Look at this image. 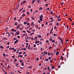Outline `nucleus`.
<instances>
[{
  "label": "nucleus",
  "mask_w": 74,
  "mask_h": 74,
  "mask_svg": "<svg viewBox=\"0 0 74 74\" xmlns=\"http://www.w3.org/2000/svg\"><path fill=\"white\" fill-rule=\"evenodd\" d=\"M55 43H56L55 45V44H53V45H54V47H56L57 45V42H56Z\"/></svg>",
  "instance_id": "nucleus-4"
},
{
  "label": "nucleus",
  "mask_w": 74,
  "mask_h": 74,
  "mask_svg": "<svg viewBox=\"0 0 74 74\" xmlns=\"http://www.w3.org/2000/svg\"><path fill=\"white\" fill-rule=\"evenodd\" d=\"M39 10H42V7L40 8H39Z\"/></svg>",
  "instance_id": "nucleus-25"
},
{
  "label": "nucleus",
  "mask_w": 74,
  "mask_h": 74,
  "mask_svg": "<svg viewBox=\"0 0 74 74\" xmlns=\"http://www.w3.org/2000/svg\"><path fill=\"white\" fill-rule=\"evenodd\" d=\"M30 49V45H29L28 46L27 49Z\"/></svg>",
  "instance_id": "nucleus-3"
},
{
  "label": "nucleus",
  "mask_w": 74,
  "mask_h": 74,
  "mask_svg": "<svg viewBox=\"0 0 74 74\" xmlns=\"http://www.w3.org/2000/svg\"><path fill=\"white\" fill-rule=\"evenodd\" d=\"M48 55H51V53H49L48 54Z\"/></svg>",
  "instance_id": "nucleus-56"
},
{
  "label": "nucleus",
  "mask_w": 74,
  "mask_h": 74,
  "mask_svg": "<svg viewBox=\"0 0 74 74\" xmlns=\"http://www.w3.org/2000/svg\"><path fill=\"white\" fill-rule=\"evenodd\" d=\"M19 65L18 63L16 64L15 65V66H16V67H18V65Z\"/></svg>",
  "instance_id": "nucleus-7"
},
{
  "label": "nucleus",
  "mask_w": 74,
  "mask_h": 74,
  "mask_svg": "<svg viewBox=\"0 0 74 74\" xmlns=\"http://www.w3.org/2000/svg\"><path fill=\"white\" fill-rule=\"evenodd\" d=\"M26 48H23L22 49V50H24V51H26Z\"/></svg>",
  "instance_id": "nucleus-20"
},
{
  "label": "nucleus",
  "mask_w": 74,
  "mask_h": 74,
  "mask_svg": "<svg viewBox=\"0 0 74 74\" xmlns=\"http://www.w3.org/2000/svg\"><path fill=\"white\" fill-rule=\"evenodd\" d=\"M34 33L33 32L32 33H31V34H30V35L31 36H32V35H34Z\"/></svg>",
  "instance_id": "nucleus-17"
},
{
  "label": "nucleus",
  "mask_w": 74,
  "mask_h": 74,
  "mask_svg": "<svg viewBox=\"0 0 74 74\" xmlns=\"http://www.w3.org/2000/svg\"><path fill=\"white\" fill-rule=\"evenodd\" d=\"M69 19L70 21H72V20L71 19V18L69 17Z\"/></svg>",
  "instance_id": "nucleus-29"
},
{
  "label": "nucleus",
  "mask_w": 74,
  "mask_h": 74,
  "mask_svg": "<svg viewBox=\"0 0 74 74\" xmlns=\"http://www.w3.org/2000/svg\"><path fill=\"white\" fill-rule=\"evenodd\" d=\"M29 18H28L26 20V21L27 22L29 21H30V19H29Z\"/></svg>",
  "instance_id": "nucleus-6"
},
{
  "label": "nucleus",
  "mask_w": 74,
  "mask_h": 74,
  "mask_svg": "<svg viewBox=\"0 0 74 74\" xmlns=\"http://www.w3.org/2000/svg\"><path fill=\"white\" fill-rule=\"evenodd\" d=\"M22 16H26L25 14H22Z\"/></svg>",
  "instance_id": "nucleus-23"
},
{
  "label": "nucleus",
  "mask_w": 74,
  "mask_h": 74,
  "mask_svg": "<svg viewBox=\"0 0 74 74\" xmlns=\"http://www.w3.org/2000/svg\"><path fill=\"white\" fill-rule=\"evenodd\" d=\"M8 28L7 27L5 28V30H8Z\"/></svg>",
  "instance_id": "nucleus-50"
},
{
  "label": "nucleus",
  "mask_w": 74,
  "mask_h": 74,
  "mask_svg": "<svg viewBox=\"0 0 74 74\" xmlns=\"http://www.w3.org/2000/svg\"><path fill=\"white\" fill-rule=\"evenodd\" d=\"M21 66H24V64H23V63H22L21 64Z\"/></svg>",
  "instance_id": "nucleus-47"
},
{
  "label": "nucleus",
  "mask_w": 74,
  "mask_h": 74,
  "mask_svg": "<svg viewBox=\"0 0 74 74\" xmlns=\"http://www.w3.org/2000/svg\"><path fill=\"white\" fill-rule=\"evenodd\" d=\"M45 60H46L45 61L46 62H48V58L45 59Z\"/></svg>",
  "instance_id": "nucleus-13"
},
{
  "label": "nucleus",
  "mask_w": 74,
  "mask_h": 74,
  "mask_svg": "<svg viewBox=\"0 0 74 74\" xmlns=\"http://www.w3.org/2000/svg\"><path fill=\"white\" fill-rule=\"evenodd\" d=\"M22 52H20L18 53V54H19V55H20V54H22Z\"/></svg>",
  "instance_id": "nucleus-26"
},
{
  "label": "nucleus",
  "mask_w": 74,
  "mask_h": 74,
  "mask_svg": "<svg viewBox=\"0 0 74 74\" xmlns=\"http://www.w3.org/2000/svg\"><path fill=\"white\" fill-rule=\"evenodd\" d=\"M34 3V0H33L32 1V3Z\"/></svg>",
  "instance_id": "nucleus-63"
},
{
  "label": "nucleus",
  "mask_w": 74,
  "mask_h": 74,
  "mask_svg": "<svg viewBox=\"0 0 74 74\" xmlns=\"http://www.w3.org/2000/svg\"><path fill=\"white\" fill-rule=\"evenodd\" d=\"M17 39V38H14L13 39L14 40H16Z\"/></svg>",
  "instance_id": "nucleus-28"
},
{
  "label": "nucleus",
  "mask_w": 74,
  "mask_h": 74,
  "mask_svg": "<svg viewBox=\"0 0 74 74\" xmlns=\"http://www.w3.org/2000/svg\"><path fill=\"white\" fill-rule=\"evenodd\" d=\"M18 25L17 23H14V25Z\"/></svg>",
  "instance_id": "nucleus-40"
},
{
  "label": "nucleus",
  "mask_w": 74,
  "mask_h": 74,
  "mask_svg": "<svg viewBox=\"0 0 74 74\" xmlns=\"http://www.w3.org/2000/svg\"><path fill=\"white\" fill-rule=\"evenodd\" d=\"M52 30H53V28H51L50 32H52Z\"/></svg>",
  "instance_id": "nucleus-52"
},
{
  "label": "nucleus",
  "mask_w": 74,
  "mask_h": 74,
  "mask_svg": "<svg viewBox=\"0 0 74 74\" xmlns=\"http://www.w3.org/2000/svg\"><path fill=\"white\" fill-rule=\"evenodd\" d=\"M11 35V33H10L9 34H8V36H9V37H10Z\"/></svg>",
  "instance_id": "nucleus-43"
},
{
  "label": "nucleus",
  "mask_w": 74,
  "mask_h": 74,
  "mask_svg": "<svg viewBox=\"0 0 74 74\" xmlns=\"http://www.w3.org/2000/svg\"><path fill=\"white\" fill-rule=\"evenodd\" d=\"M50 33H51V34H53V32H50Z\"/></svg>",
  "instance_id": "nucleus-18"
},
{
  "label": "nucleus",
  "mask_w": 74,
  "mask_h": 74,
  "mask_svg": "<svg viewBox=\"0 0 74 74\" xmlns=\"http://www.w3.org/2000/svg\"><path fill=\"white\" fill-rule=\"evenodd\" d=\"M54 29H57V27H56V26H55L54 27Z\"/></svg>",
  "instance_id": "nucleus-61"
},
{
  "label": "nucleus",
  "mask_w": 74,
  "mask_h": 74,
  "mask_svg": "<svg viewBox=\"0 0 74 74\" xmlns=\"http://www.w3.org/2000/svg\"><path fill=\"white\" fill-rule=\"evenodd\" d=\"M0 48L1 49H3V46H0Z\"/></svg>",
  "instance_id": "nucleus-44"
},
{
  "label": "nucleus",
  "mask_w": 74,
  "mask_h": 74,
  "mask_svg": "<svg viewBox=\"0 0 74 74\" xmlns=\"http://www.w3.org/2000/svg\"><path fill=\"white\" fill-rule=\"evenodd\" d=\"M42 42H40V45H42Z\"/></svg>",
  "instance_id": "nucleus-39"
},
{
  "label": "nucleus",
  "mask_w": 74,
  "mask_h": 74,
  "mask_svg": "<svg viewBox=\"0 0 74 74\" xmlns=\"http://www.w3.org/2000/svg\"><path fill=\"white\" fill-rule=\"evenodd\" d=\"M55 67V66H52L51 67V69H54V68Z\"/></svg>",
  "instance_id": "nucleus-34"
},
{
  "label": "nucleus",
  "mask_w": 74,
  "mask_h": 74,
  "mask_svg": "<svg viewBox=\"0 0 74 74\" xmlns=\"http://www.w3.org/2000/svg\"><path fill=\"white\" fill-rule=\"evenodd\" d=\"M51 48H52V47L51 46H50L49 48V49H51Z\"/></svg>",
  "instance_id": "nucleus-36"
},
{
  "label": "nucleus",
  "mask_w": 74,
  "mask_h": 74,
  "mask_svg": "<svg viewBox=\"0 0 74 74\" xmlns=\"http://www.w3.org/2000/svg\"><path fill=\"white\" fill-rule=\"evenodd\" d=\"M4 72L5 74H7V72H6V71H4Z\"/></svg>",
  "instance_id": "nucleus-49"
},
{
  "label": "nucleus",
  "mask_w": 74,
  "mask_h": 74,
  "mask_svg": "<svg viewBox=\"0 0 74 74\" xmlns=\"http://www.w3.org/2000/svg\"><path fill=\"white\" fill-rule=\"evenodd\" d=\"M53 36H58V35L55 34V33H54Z\"/></svg>",
  "instance_id": "nucleus-14"
},
{
  "label": "nucleus",
  "mask_w": 74,
  "mask_h": 74,
  "mask_svg": "<svg viewBox=\"0 0 74 74\" xmlns=\"http://www.w3.org/2000/svg\"><path fill=\"white\" fill-rule=\"evenodd\" d=\"M22 32L23 33H26V32L25 31H22Z\"/></svg>",
  "instance_id": "nucleus-32"
},
{
  "label": "nucleus",
  "mask_w": 74,
  "mask_h": 74,
  "mask_svg": "<svg viewBox=\"0 0 74 74\" xmlns=\"http://www.w3.org/2000/svg\"><path fill=\"white\" fill-rule=\"evenodd\" d=\"M25 11L26 10H25V9L24 10H23V12H24L23 14H24V12H25Z\"/></svg>",
  "instance_id": "nucleus-24"
},
{
  "label": "nucleus",
  "mask_w": 74,
  "mask_h": 74,
  "mask_svg": "<svg viewBox=\"0 0 74 74\" xmlns=\"http://www.w3.org/2000/svg\"><path fill=\"white\" fill-rule=\"evenodd\" d=\"M52 40L53 39L52 38H50V41H52Z\"/></svg>",
  "instance_id": "nucleus-37"
},
{
  "label": "nucleus",
  "mask_w": 74,
  "mask_h": 74,
  "mask_svg": "<svg viewBox=\"0 0 74 74\" xmlns=\"http://www.w3.org/2000/svg\"><path fill=\"white\" fill-rule=\"evenodd\" d=\"M38 38H41V36L40 35H38Z\"/></svg>",
  "instance_id": "nucleus-5"
},
{
  "label": "nucleus",
  "mask_w": 74,
  "mask_h": 74,
  "mask_svg": "<svg viewBox=\"0 0 74 74\" xmlns=\"http://www.w3.org/2000/svg\"><path fill=\"white\" fill-rule=\"evenodd\" d=\"M14 60L15 62H17V60L16 59H15Z\"/></svg>",
  "instance_id": "nucleus-53"
},
{
  "label": "nucleus",
  "mask_w": 74,
  "mask_h": 74,
  "mask_svg": "<svg viewBox=\"0 0 74 74\" xmlns=\"http://www.w3.org/2000/svg\"><path fill=\"white\" fill-rule=\"evenodd\" d=\"M27 32L28 33H31L30 31H29L28 30H27Z\"/></svg>",
  "instance_id": "nucleus-35"
},
{
  "label": "nucleus",
  "mask_w": 74,
  "mask_h": 74,
  "mask_svg": "<svg viewBox=\"0 0 74 74\" xmlns=\"http://www.w3.org/2000/svg\"><path fill=\"white\" fill-rule=\"evenodd\" d=\"M19 27H20V25H19L18 26H17V28L18 29L19 28Z\"/></svg>",
  "instance_id": "nucleus-46"
},
{
  "label": "nucleus",
  "mask_w": 74,
  "mask_h": 74,
  "mask_svg": "<svg viewBox=\"0 0 74 74\" xmlns=\"http://www.w3.org/2000/svg\"><path fill=\"white\" fill-rule=\"evenodd\" d=\"M52 14H53V12H50L51 15H52Z\"/></svg>",
  "instance_id": "nucleus-38"
},
{
  "label": "nucleus",
  "mask_w": 74,
  "mask_h": 74,
  "mask_svg": "<svg viewBox=\"0 0 74 74\" xmlns=\"http://www.w3.org/2000/svg\"><path fill=\"white\" fill-rule=\"evenodd\" d=\"M28 38H29V37H27L25 39V40H27V39H28Z\"/></svg>",
  "instance_id": "nucleus-57"
},
{
  "label": "nucleus",
  "mask_w": 74,
  "mask_h": 74,
  "mask_svg": "<svg viewBox=\"0 0 74 74\" xmlns=\"http://www.w3.org/2000/svg\"><path fill=\"white\" fill-rule=\"evenodd\" d=\"M23 8H22L20 10V11H19V12H21V11H22V9H23Z\"/></svg>",
  "instance_id": "nucleus-33"
},
{
  "label": "nucleus",
  "mask_w": 74,
  "mask_h": 74,
  "mask_svg": "<svg viewBox=\"0 0 74 74\" xmlns=\"http://www.w3.org/2000/svg\"><path fill=\"white\" fill-rule=\"evenodd\" d=\"M27 22H25L24 23V24H25L26 25V24H27Z\"/></svg>",
  "instance_id": "nucleus-27"
},
{
  "label": "nucleus",
  "mask_w": 74,
  "mask_h": 74,
  "mask_svg": "<svg viewBox=\"0 0 74 74\" xmlns=\"http://www.w3.org/2000/svg\"><path fill=\"white\" fill-rule=\"evenodd\" d=\"M42 18H43V16L42 15H41L40 16V21H42Z\"/></svg>",
  "instance_id": "nucleus-1"
},
{
  "label": "nucleus",
  "mask_w": 74,
  "mask_h": 74,
  "mask_svg": "<svg viewBox=\"0 0 74 74\" xmlns=\"http://www.w3.org/2000/svg\"><path fill=\"white\" fill-rule=\"evenodd\" d=\"M9 74H12V72H9Z\"/></svg>",
  "instance_id": "nucleus-64"
},
{
  "label": "nucleus",
  "mask_w": 74,
  "mask_h": 74,
  "mask_svg": "<svg viewBox=\"0 0 74 74\" xmlns=\"http://www.w3.org/2000/svg\"><path fill=\"white\" fill-rule=\"evenodd\" d=\"M54 21V20H53L50 21V22H52Z\"/></svg>",
  "instance_id": "nucleus-42"
},
{
  "label": "nucleus",
  "mask_w": 74,
  "mask_h": 74,
  "mask_svg": "<svg viewBox=\"0 0 74 74\" xmlns=\"http://www.w3.org/2000/svg\"><path fill=\"white\" fill-rule=\"evenodd\" d=\"M25 3H26V1H24L23 2V4H25Z\"/></svg>",
  "instance_id": "nucleus-31"
},
{
  "label": "nucleus",
  "mask_w": 74,
  "mask_h": 74,
  "mask_svg": "<svg viewBox=\"0 0 74 74\" xmlns=\"http://www.w3.org/2000/svg\"><path fill=\"white\" fill-rule=\"evenodd\" d=\"M7 68H8V69H10V66H9V65H8V67H7Z\"/></svg>",
  "instance_id": "nucleus-62"
},
{
  "label": "nucleus",
  "mask_w": 74,
  "mask_h": 74,
  "mask_svg": "<svg viewBox=\"0 0 74 74\" xmlns=\"http://www.w3.org/2000/svg\"><path fill=\"white\" fill-rule=\"evenodd\" d=\"M56 25H57V26H59V23H57Z\"/></svg>",
  "instance_id": "nucleus-21"
},
{
  "label": "nucleus",
  "mask_w": 74,
  "mask_h": 74,
  "mask_svg": "<svg viewBox=\"0 0 74 74\" xmlns=\"http://www.w3.org/2000/svg\"><path fill=\"white\" fill-rule=\"evenodd\" d=\"M40 49H41V51H43V49H42V48L41 47L40 48Z\"/></svg>",
  "instance_id": "nucleus-48"
},
{
  "label": "nucleus",
  "mask_w": 74,
  "mask_h": 74,
  "mask_svg": "<svg viewBox=\"0 0 74 74\" xmlns=\"http://www.w3.org/2000/svg\"><path fill=\"white\" fill-rule=\"evenodd\" d=\"M30 25V23H28L27 24V25Z\"/></svg>",
  "instance_id": "nucleus-59"
},
{
  "label": "nucleus",
  "mask_w": 74,
  "mask_h": 74,
  "mask_svg": "<svg viewBox=\"0 0 74 74\" xmlns=\"http://www.w3.org/2000/svg\"><path fill=\"white\" fill-rule=\"evenodd\" d=\"M60 16H59L57 18V19H59V18H60Z\"/></svg>",
  "instance_id": "nucleus-16"
},
{
  "label": "nucleus",
  "mask_w": 74,
  "mask_h": 74,
  "mask_svg": "<svg viewBox=\"0 0 74 74\" xmlns=\"http://www.w3.org/2000/svg\"><path fill=\"white\" fill-rule=\"evenodd\" d=\"M54 60V61H56V58H54L53 59Z\"/></svg>",
  "instance_id": "nucleus-60"
},
{
  "label": "nucleus",
  "mask_w": 74,
  "mask_h": 74,
  "mask_svg": "<svg viewBox=\"0 0 74 74\" xmlns=\"http://www.w3.org/2000/svg\"><path fill=\"white\" fill-rule=\"evenodd\" d=\"M16 34L17 35H19V31H17L16 32Z\"/></svg>",
  "instance_id": "nucleus-9"
},
{
  "label": "nucleus",
  "mask_w": 74,
  "mask_h": 74,
  "mask_svg": "<svg viewBox=\"0 0 74 74\" xmlns=\"http://www.w3.org/2000/svg\"><path fill=\"white\" fill-rule=\"evenodd\" d=\"M2 39H4V40H7V38H6V37H5V38H2Z\"/></svg>",
  "instance_id": "nucleus-19"
},
{
  "label": "nucleus",
  "mask_w": 74,
  "mask_h": 74,
  "mask_svg": "<svg viewBox=\"0 0 74 74\" xmlns=\"http://www.w3.org/2000/svg\"><path fill=\"white\" fill-rule=\"evenodd\" d=\"M28 8H31V6L29 5L28 7Z\"/></svg>",
  "instance_id": "nucleus-45"
},
{
  "label": "nucleus",
  "mask_w": 74,
  "mask_h": 74,
  "mask_svg": "<svg viewBox=\"0 0 74 74\" xmlns=\"http://www.w3.org/2000/svg\"><path fill=\"white\" fill-rule=\"evenodd\" d=\"M48 4H45V5H46V7H48Z\"/></svg>",
  "instance_id": "nucleus-58"
},
{
  "label": "nucleus",
  "mask_w": 74,
  "mask_h": 74,
  "mask_svg": "<svg viewBox=\"0 0 74 74\" xmlns=\"http://www.w3.org/2000/svg\"><path fill=\"white\" fill-rule=\"evenodd\" d=\"M32 68V66H29L28 67V69H31V68Z\"/></svg>",
  "instance_id": "nucleus-12"
},
{
  "label": "nucleus",
  "mask_w": 74,
  "mask_h": 74,
  "mask_svg": "<svg viewBox=\"0 0 74 74\" xmlns=\"http://www.w3.org/2000/svg\"><path fill=\"white\" fill-rule=\"evenodd\" d=\"M60 59L61 60H63V56H61V58H60Z\"/></svg>",
  "instance_id": "nucleus-10"
},
{
  "label": "nucleus",
  "mask_w": 74,
  "mask_h": 74,
  "mask_svg": "<svg viewBox=\"0 0 74 74\" xmlns=\"http://www.w3.org/2000/svg\"><path fill=\"white\" fill-rule=\"evenodd\" d=\"M16 49H14L13 50V51H14V52H16Z\"/></svg>",
  "instance_id": "nucleus-55"
},
{
  "label": "nucleus",
  "mask_w": 74,
  "mask_h": 74,
  "mask_svg": "<svg viewBox=\"0 0 74 74\" xmlns=\"http://www.w3.org/2000/svg\"><path fill=\"white\" fill-rule=\"evenodd\" d=\"M17 71H18V73H21V72L20 71H19V70H18Z\"/></svg>",
  "instance_id": "nucleus-30"
},
{
  "label": "nucleus",
  "mask_w": 74,
  "mask_h": 74,
  "mask_svg": "<svg viewBox=\"0 0 74 74\" xmlns=\"http://www.w3.org/2000/svg\"><path fill=\"white\" fill-rule=\"evenodd\" d=\"M22 62H23V60H20V63H22Z\"/></svg>",
  "instance_id": "nucleus-41"
},
{
  "label": "nucleus",
  "mask_w": 74,
  "mask_h": 74,
  "mask_svg": "<svg viewBox=\"0 0 74 74\" xmlns=\"http://www.w3.org/2000/svg\"><path fill=\"white\" fill-rule=\"evenodd\" d=\"M35 27H36V29H37L38 27V25H36V26Z\"/></svg>",
  "instance_id": "nucleus-15"
},
{
  "label": "nucleus",
  "mask_w": 74,
  "mask_h": 74,
  "mask_svg": "<svg viewBox=\"0 0 74 74\" xmlns=\"http://www.w3.org/2000/svg\"><path fill=\"white\" fill-rule=\"evenodd\" d=\"M18 39H17L16 41L14 42V44H16L18 42Z\"/></svg>",
  "instance_id": "nucleus-2"
},
{
  "label": "nucleus",
  "mask_w": 74,
  "mask_h": 74,
  "mask_svg": "<svg viewBox=\"0 0 74 74\" xmlns=\"http://www.w3.org/2000/svg\"><path fill=\"white\" fill-rule=\"evenodd\" d=\"M27 14L29 15V12H27Z\"/></svg>",
  "instance_id": "nucleus-54"
},
{
  "label": "nucleus",
  "mask_w": 74,
  "mask_h": 74,
  "mask_svg": "<svg viewBox=\"0 0 74 74\" xmlns=\"http://www.w3.org/2000/svg\"><path fill=\"white\" fill-rule=\"evenodd\" d=\"M11 33L12 34V36H14V33H13V32H11Z\"/></svg>",
  "instance_id": "nucleus-22"
},
{
  "label": "nucleus",
  "mask_w": 74,
  "mask_h": 74,
  "mask_svg": "<svg viewBox=\"0 0 74 74\" xmlns=\"http://www.w3.org/2000/svg\"><path fill=\"white\" fill-rule=\"evenodd\" d=\"M3 56L4 57V58H5V56H6V55H5V54L4 53L3 54Z\"/></svg>",
  "instance_id": "nucleus-11"
},
{
  "label": "nucleus",
  "mask_w": 74,
  "mask_h": 74,
  "mask_svg": "<svg viewBox=\"0 0 74 74\" xmlns=\"http://www.w3.org/2000/svg\"><path fill=\"white\" fill-rule=\"evenodd\" d=\"M61 20V19L60 18L58 20V22H59V21H60Z\"/></svg>",
  "instance_id": "nucleus-51"
},
{
  "label": "nucleus",
  "mask_w": 74,
  "mask_h": 74,
  "mask_svg": "<svg viewBox=\"0 0 74 74\" xmlns=\"http://www.w3.org/2000/svg\"><path fill=\"white\" fill-rule=\"evenodd\" d=\"M59 53V52L58 51H57L56 52V55H58V54Z\"/></svg>",
  "instance_id": "nucleus-8"
}]
</instances>
